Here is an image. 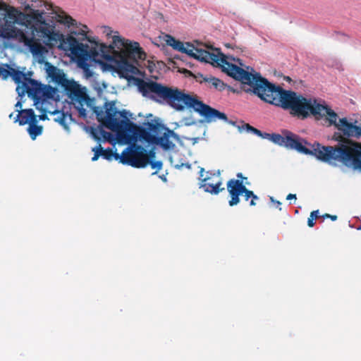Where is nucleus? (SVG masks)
Wrapping results in <instances>:
<instances>
[{
  "mask_svg": "<svg viewBox=\"0 0 361 361\" xmlns=\"http://www.w3.org/2000/svg\"><path fill=\"white\" fill-rule=\"evenodd\" d=\"M71 34L81 35L82 39H87L92 44V47L90 48L87 44L79 42L74 36L70 35L67 37L66 43L71 54L80 66L86 64L89 60L99 63L105 60L114 63L118 73L127 78L130 75L138 73L139 60L144 61L147 56L138 42L126 39L118 35H113L112 44L106 45L89 39L86 30L83 29L73 31Z\"/></svg>",
  "mask_w": 361,
  "mask_h": 361,
  "instance_id": "nucleus-2",
  "label": "nucleus"
},
{
  "mask_svg": "<svg viewBox=\"0 0 361 361\" xmlns=\"http://www.w3.org/2000/svg\"><path fill=\"white\" fill-rule=\"evenodd\" d=\"M243 127H245L247 131H250V132H252L253 133H255V135H258V136H260L262 137H264V133L263 134L259 130L251 126L250 124L248 123H245L243 126Z\"/></svg>",
  "mask_w": 361,
  "mask_h": 361,
  "instance_id": "nucleus-27",
  "label": "nucleus"
},
{
  "mask_svg": "<svg viewBox=\"0 0 361 361\" xmlns=\"http://www.w3.org/2000/svg\"><path fill=\"white\" fill-rule=\"evenodd\" d=\"M6 66L9 65L5 63L0 66V78L3 80H6L11 74L10 68H7Z\"/></svg>",
  "mask_w": 361,
  "mask_h": 361,
  "instance_id": "nucleus-24",
  "label": "nucleus"
},
{
  "mask_svg": "<svg viewBox=\"0 0 361 361\" xmlns=\"http://www.w3.org/2000/svg\"><path fill=\"white\" fill-rule=\"evenodd\" d=\"M264 138H268L274 143L286 148L295 149L304 154L313 155L319 160L332 164V158L336 150L335 146H323L319 142H314L311 148H307L303 144H308L298 135L289 130H283V135L277 133H264Z\"/></svg>",
  "mask_w": 361,
  "mask_h": 361,
  "instance_id": "nucleus-6",
  "label": "nucleus"
},
{
  "mask_svg": "<svg viewBox=\"0 0 361 361\" xmlns=\"http://www.w3.org/2000/svg\"><path fill=\"white\" fill-rule=\"evenodd\" d=\"M275 203H276V207H279V210H281V207H280V205L281 204V203L279 201H276V202H275Z\"/></svg>",
  "mask_w": 361,
  "mask_h": 361,
  "instance_id": "nucleus-40",
  "label": "nucleus"
},
{
  "mask_svg": "<svg viewBox=\"0 0 361 361\" xmlns=\"http://www.w3.org/2000/svg\"><path fill=\"white\" fill-rule=\"evenodd\" d=\"M15 106H16V109L19 110L18 109H20L22 107V103L20 101H18L16 104Z\"/></svg>",
  "mask_w": 361,
  "mask_h": 361,
  "instance_id": "nucleus-37",
  "label": "nucleus"
},
{
  "mask_svg": "<svg viewBox=\"0 0 361 361\" xmlns=\"http://www.w3.org/2000/svg\"><path fill=\"white\" fill-rule=\"evenodd\" d=\"M147 155L149 157V161H150V159H152L155 157V152L153 150H150L149 152H147Z\"/></svg>",
  "mask_w": 361,
  "mask_h": 361,
  "instance_id": "nucleus-32",
  "label": "nucleus"
},
{
  "mask_svg": "<svg viewBox=\"0 0 361 361\" xmlns=\"http://www.w3.org/2000/svg\"><path fill=\"white\" fill-rule=\"evenodd\" d=\"M166 37V44L173 47V49L186 54L200 61L221 67L223 72L235 80L240 81L244 85H248V89H251L258 73L252 74L237 65L228 62L226 60L228 57L221 53L219 49L215 50L216 53L210 52L196 48L189 42L184 44L169 35H167Z\"/></svg>",
  "mask_w": 361,
  "mask_h": 361,
  "instance_id": "nucleus-5",
  "label": "nucleus"
},
{
  "mask_svg": "<svg viewBox=\"0 0 361 361\" xmlns=\"http://www.w3.org/2000/svg\"><path fill=\"white\" fill-rule=\"evenodd\" d=\"M0 36H3L4 37H11L12 35H9L8 33H6V34L1 33V34H0Z\"/></svg>",
  "mask_w": 361,
  "mask_h": 361,
  "instance_id": "nucleus-39",
  "label": "nucleus"
},
{
  "mask_svg": "<svg viewBox=\"0 0 361 361\" xmlns=\"http://www.w3.org/2000/svg\"><path fill=\"white\" fill-rule=\"evenodd\" d=\"M144 126H146L145 130L149 132L152 135H158L161 134L165 126L159 122L158 118H154L151 121H148L144 123ZM145 128V127H143Z\"/></svg>",
  "mask_w": 361,
  "mask_h": 361,
  "instance_id": "nucleus-19",
  "label": "nucleus"
},
{
  "mask_svg": "<svg viewBox=\"0 0 361 361\" xmlns=\"http://www.w3.org/2000/svg\"><path fill=\"white\" fill-rule=\"evenodd\" d=\"M35 30L40 37L44 38L51 44H56L63 40V34L56 32L54 27L50 26L45 22H42Z\"/></svg>",
  "mask_w": 361,
  "mask_h": 361,
  "instance_id": "nucleus-14",
  "label": "nucleus"
},
{
  "mask_svg": "<svg viewBox=\"0 0 361 361\" xmlns=\"http://www.w3.org/2000/svg\"><path fill=\"white\" fill-rule=\"evenodd\" d=\"M319 211H313L310 213V215L307 219V225L309 227H313L315 224L314 220L319 217Z\"/></svg>",
  "mask_w": 361,
  "mask_h": 361,
  "instance_id": "nucleus-25",
  "label": "nucleus"
},
{
  "mask_svg": "<svg viewBox=\"0 0 361 361\" xmlns=\"http://www.w3.org/2000/svg\"><path fill=\"white\" fill-rule=\"evenodd\" d=\"M71 99V103L74 105L75 108L78 112L79 117L86 118L87 111L84 108L86 105L87 107L91 108L93 112L96 114L97 120L101 122L104 126V121L106 116V108L110 104H115L114 102H105L104 108L105 111L97 106H94V99L91 98L87 93V89L85 87H82L80 84L73 80H69L62 87Z\"/></svg>",
  "mask_w": 361,
  "mask_h": 361,
  "instance_id": "nucleus-7",
  "label": "nucleus"
},
{
  "mask_svg": "<svg viewBox=\"0 0 361 361\" xmlns=\"http://www.w3.org/2000/svg\"><path fill=\"white\" fill-rule=\"evenodd\" d=\"M222 183V178L219 172L210 173V176L202 178L200 188H202L206 192L218 195L225 190L224 187H221Z\"/></svg>",
  "mask_w": 361,
  "mask_h": 361,
  "instance_id": "nucleus-12",
  "label": "nucleus"
},
{
  "mask_svg": "<svg viewBox=\"0 0 361 361\" xmlns=\"http://www.w3.org/2000/svg\"><path fill=\"white\" fill-rule=\"evenodd\" d=\"M85 29H87V27L86 25L82 26Z\"/></svg>",
  "mask_w": 361,
  "mask_h": 361,
  "instance_id": "nucleus-44",
  "label": "nucleus"
},
{
  "mask_svg": "<svg viewBox=\"0 0 361 361\" xmlns=\"http://www.w3.org/2000/svg\"><path fill=\"white\" fill-rule=\"evenodd\" d=\"M0 8L6 11V18L13 23L26 25L30 23L31 20H32L30 18V14L23 13L18 8L8 6L6 3L2 2Z\"/></svg>",
  "mask_w": 361,
  "mask_h": 361,
  "instance_id": "nucleus-13",
  "label": "nucleus"
},
{
  "mask_svg": "<svg viewBox=\"0 0 361 361\" xmlns=\"http://www.w3.org/2000/svg\"><path fill=\"white\" fill-rule=\"evenodd\" d=\"M47 73L51 80L56 85L63 87L64 85L69 80L66 78L63 71L49 62L45 63Z\"/></svg>",
  "mask_w": 361,
  "mask_h": 361,
  "instance_id": "nucleus-16",
  "label": "nucleus"
},
{
  "mask_svg": "<svg viewBox=\"0 0 361 361\" xmlns=\"http://www.w3.org/2000/svg\"><path fill=\"white\" fill-rule=\"evenodd\" d=\"M259 200V197L257 195H256L252 192V196L251 197V200H250V205L251 207L256 206L257 205V201H258Z\"/></svg>",
  "mask_w": 361,
  "mask_h": 361,
  "instance_id": "nucleus-30",
  "label": "nucleus"
},
{
  "mask_svg": "<svg viewBox=\"0 0 361 361\" xmlns=\"http://www.w3.org/2000/svg\"><path fill=\"white\" fill-rule=\"evenodd\" d=\"M6 67L10 68L11 71L9 76L18 84L16 91L19 96H23L27 93V96L36 102L42 99L52 97L53 88L51 86L42 85L37 80L28 78L23 72L14 69L10 66H6Z\"/></svg>",
  "mask_w": 361,
  "mask_h": 361,
  "instance_id": "nucleus-8",
  "label": "nucleus"
},
{
  "mask_svg": "<svg viewBox=\"0 0 361 361\" xmlns=\"http://www.w3.org/2000/svg\"><path fill=\"white\" fill-rule=\"evenodd\" d=\"M204 169H203V168H201V169H200V178H202V177H203V176H204V174H203V173H204Z\"/></svg>",
  "mask_w": 361,
  "mask_h": 361,
  "instance_id": "nucleus-38",
  "label": "nucleus"
},
{
  "mask_svg": "<svg viewBox=\"0 0 361 361\" xmlns=\"http://www.w3.org/2000/svg\"><path fill=\"white\" fill-rule=\"evenodd\" d=\"M243 196L245 201L249 200V199H251V197L252 196V191H250L248 195L247 194H244Z\"/></svg>",
  "mask_w": 361,
  "mask_h": 361,
  "instance_id": "nucleus-34",
  "label": "nucleus"
},
{
  "mask_svg": "<svg viewBox=\"0 0 361 361\" xmlns=\"http://www.w3.org/2000/svg\"><path fill=\"white\" fill-rule=\"evenodd\" d=\"M120 161L135 168H144L149 163L147 151L137 144H133L123 151Z\"/></svg>",
  "mask_w": 361,
  "mask_h": 361,
  "instance_id": "nucleus-10",
  "label": "nucleus"
},
{
  "mask_svg": "<svg viewBox=\"0 0 361 361\" xmlns=\"http://www.w3.org/2000/svg\"><path fill=\"white\" fill-rule=\"evenodd\" d=\"M38 118L35 119V121H32V123H30L27 128V132L32 140H35L36 137L40 135L43 131V127L42 126L37 125Z\"/></svg>",
  "mask_w": 361,
  "mask_h": 361,
  "instance_id": "nucleus-20",
  "label": "nucleus"
},
{
  "mask_svg": "<svg viewBox=\"0 0 361 361\" xmlns=\"http://www.w3.org/2000/svg\"><path fill=\"white\" fill-rule=\"evenodd\" d=\"M104 123L106 128L116 133L118 142L124 144L131 143L139 137L141 141L159 145L164 149L168 150L175 146L170 140L171 137L179 140L178 135L166 127L164 129L161 136L152 135L142 126L131 122L127 117L126 110L118 111L114 104L107 106Z\"/></svg>",
  "mask_w": 361,
  "mask_h": 361,
  "instance_id": "nucleus-3",
  "label": "nucleus"
},
{
  "mask_svg": "<svg viewBox=\"0 0 361 361\" xmlns=\"http://www.w3.org/2000/svg\"><path fill=\"white\" fill-rule=\"evenodd\" d=\"M92 135L96 140H99L101 137L106 139L109 133L105 131L102 128H92L91 130Z\"/></svg>",
  "mask_w": 361,
  "mask_h": 361,
  "instance_id": "nucleus-23",
  "label": "nucleus"
},
{
  "mask_svg": "<svg viewBox=\"0 0 361 361\" xmlns=\"http://www.w3.org/2000/svg\"><path fill=\"white\" fill-rule=\"evenodd\" d=\"M284 79H285L286 81H288V82H290V81H291V78H290V77H288V76H286V77L284 78Z\"/></svg>",
  "mask_w": 361,
  "mask_h": 361,
  "instance_id": "nucleus-42",
  "label": "nucleus"
},
{
  "mask_svg": "<svg viewBox=\"0 0 361 361\" xmlns=\"http://www.w3.org/2000/svg\"><path fill=\"white\" fill-rule=\"evenodd\" d=\"M243 127H245L247 131H250V132H252L253 133H255V135H258V136H260L262 137H264V133L263 134L259 130L251 126L250 124L248 123H245L243 126Z\"/></svg>",
  "mask_w": 361,
  "mask_h": 361,
  "instance_id": "nucleus-26",
  "label": "nucleus"
},
{
  "mask_svg": "<svg viewBox=\"0 0 361 361\" xmlns=\"http://www.w3.org/2000/svg\"><path fill=\"white\" fill-rule=\"evenodd\" d=\"M18 113L14 116V113L12 112L9 115V118H13L15 123H18L20 126L26 124L30 125L32 121L37 118V116L35 114L32 109H26L22 110L16 109Z\"/></svg>",
  "mask_w": 361,
  "mask_h": 361,
  "instance_id": "nucleus-17",
  "label": "nucleus"
},
{
  "mask_svg": "<svg viewBox=\"0 0 361 361\" xmlns=\"http://www.w3.org/2000/svg\"><path fill=\"white\" fill-rule=\"evenodd\" d=\"M18 1L20 4V8L25 12H28L27 14H30L32 20H38L42 17V12L38 10V8L43 4L42 0H18Z\"/></svg>",
  "mask_w": 361,
  "mask_h": 361,
  "instance_id": "nucleus-15",
  "label": "nucleus"
},
{
  "mask_svg": "<svg viewBox=\"0 0 361 361\" xmlns=\"http://www.w3.org/2000/svg\"><path fill=\"white\" fill-rule=\"evenodd\" d=\"M236 176L238 178H240L239 180H247V178L244 177L242 173H238Z\"/></svg>",
  "mask_w": 361,
  "mask_h": 361,
  "instance_id": "nucleus-36",
  "label": "nucleus"
},
{
  "mask_svg": "<svg viewBox=\"0 0 361 361\" xmlns=\"http://www.w3.org/2000/svg\"><path fill=\"white\" fill-rule=\"evenodd\" d=\"M323 218H329V219H331L332 221H336L337 219V216L336 215H331V214H325L322 216Z\"/></svg>",
  "mask_w": 361,
  "mask_h": 361,
  "instance_id": "nucleus-31",
  "label": "nucleus"
},
{
  "mask_svg": "<svg viewBox=\"0 0 361 361\" xmlns=\"http://www.w3.org/2000/svg\"><path fill=\"white\" fill-rule=\"evenodd\" d=\"M140 90L145 95L147 92H152L154 96L152 98L159 102H165L172 108L182 111L185 106L192 108L207 123L215 122L217 120L228 121L226 114L211 107L210 106L198 100L197 98L185 94L178 88L164 86L157 82H145L140 80L138 84Z\"/></svg>",
  "mask_w": 361,
  "mask_h": 361,
  "instance_id": "nucleus-4",
  "label": "nucleus"
},
{
  "mask_svg": "<svg viewBox=\"0 0 361 361\" xmlns=\"http://www.w3.org/2000/svg\"><path fill=\"white\" fill-rule=\"evenodd\" d=\"M333 138L338 142L336 145L332 164L340 162L361 170V144L344 138L339 133H335Z\"/></svg>",
  "mask_w": 361,
  "mask_h": 361,
  "instance_id": "nucleus-9",
  "label": "nucleus"
},
{
  "mask_svg": "<svg viewBox=\"0 0 361 361\" xmlns=\"http://www.w3.org/2000/svg\"><path fill=\"white\" fill-rule=\"evenodd\" d=\"M245 91L252 92L262 100L269 104L289 110L290 114L299 119H306L311 115L317 118L325 116L328 126H334L348 137H361V126L349 123L345 118L337 122V114L329 108L316 102V100L307 99L302 94L292 90H286L279 85L269 82L257 74L251 89Z\"/></svg>",
  "mask_w": 361,
  "mask_h": 361,
  "instance_id": "nucleus-1",
  "label": "nucleus"
},
{
  "mask_svg": "<svg viewBox=\"0 0 361 361\" xmlns=\"http://www.w3.org/2000/svg\"><path fill=\"white\" fill-rule=\"evenodd\" d=\"M47 118V115L42 114L39 116V120H44Z\"/></svg>",
  "mask_w": 361,
  "mask_h": 361,
  "instance_id": "nucleus-41",
  "label": "nucleus"
},
{
  "mask_svg": "<svg viewBox=\"0 0 361 361\" xmlns=\"http://www.w3.org/2000/svg\"><path fill=\"white\" fill-rule=\"evenodd\" d=\"M56 20L59 23H62L68 27L74 26L77 24V22L71 16L66 15L63 11L58 13L56 16Z\"/></svg>",
  "mask_w": 361,
  "mask_h": 361,
  "instance_id": "nucleus-22",
  "label": "nucleus"
},
{
  "mask_svg": "<svg viewBox=\"0 0 361 361\" xmlns=\"http://www.w3.org/2000/svg\"><path fill=\"white\" fill-rule=\"evenodd\" d=\"M292 199H296V195L295 194H288L286 197V200H292Z\"/></svg>",
  "mask_w": 361,
  "mask_h": 361,
  "instance_id": "nucleus-35",
  "label": "nucleus"
},
{
  "mask_svg": "<svg viewBox=\"0 0 361 361\" xmlns=\"http://www.w3.org/2000/svg\"><path fill=\"white\" fill-rule=\"evenodd\" d=\"M151 165V167L153 169L160 170L162 166V163L161 161H150L149 163Z\"/></svg>",
  "mask_w": 361,
  "mask_h": 361,
  "instance_id": "nucleus-29",
  "label": "nucleus"
},
{
  "mask_svg": "<svg viewBox=\"0 0 361 361\" xmlns=\"http://www.w3.org/2000/svg\"><path fill=\"white\" fill-rule=\"evenodd\" d=\"M104 32L106 34L107 36L110 35L112 32V30L109 27H104Z\"/></svg>",
  "mask_w": 361,
  "mask_h": 361,
  "instance_id": "nucleus-33",
  "label": "nucleus"
},
{
  "mask_svg": "<svg viewBox=\"0 0 361 361\" xmlns=\"http://www.w3.org/2000/svg\"><path fill=\"white\" fill-rule=\"evenodd\" d=\"M204 80L208 83L209 87H214L219 91H223L226 87L222 80L215 77L209 76V78H204Z\"/></svg>",
  "mask_w": 361,
  "mask_h": 361,
  "instance_id": "nucleus-21",
  "label": "nucleus"
},
{
  "mask_svg": "<svg viewBox=\"0 0 361 361\" xmlns=\"http://www.w3.org/2000/svg\"><path fill=\"white\" fill-rule=\"evenodd\" d=\"M185 73H188L190 75L193 76L195 80L200 83L204 82V78H209L208 76H204L202 73H197L196 75L193 74L190 71H185Z\"/></svg>",
  "mask_w": 361,
  "mask_h": 361,
  "instance_id": "nucleus-28",
  "label": "nucleus"
},
{
  "mask_svg": "<svg viewBox=\"0 0 361 361\" xmlns=\"http://www.w3.org/2000/svg\"><path fill=\"white\" fill-rule=\"evenodd\" d=\"M237 61H238V62H240V59H237ZM240 63V65H242V63Z\"/></svg>",
  "mask_w": 361,
  "mask_h": 361,
  "instance_id": "nucleus-43",
  "label": "nucleus"
},
{
  "mask_svg": "<svg viewBox=\"0 0 361 361\" xmlns=\"http://www.w3.org/2000/svg\"><path fill=\"white\" fill-rule=\"evenodd\" d=\"M92 151L94 152V156L92 158L93 161H97L99 156H102L103 158L107 160H111L113 157H114L116 159H120L121 157L118 154H114L111 148L104 149L101 145H99L98 147L93 148Z\"/></svg>",
  "mask_w": 361,
  "mask_h": 361,
  "instance_id": "nucleus-18",
  "label": "nucleus"
},
{
  "mask_svg": "<svg viewBox=\"0 0 361 361\" xmlns=\"http://www.w3.org/2000/svg\"><path fill=\"white\" fill-rule=\"evenodd\" d=\"M243 180L230 179L227 182V190L231 197L228 204L231 207L237 205L240 202V195L250 194L251 190H248Z\"/></svg>",
  "mask_w": 361,
  "mask_h": 361,
  "instance_id": "nucleus-11",
  "label": "nucleus"
}]
</instances>
